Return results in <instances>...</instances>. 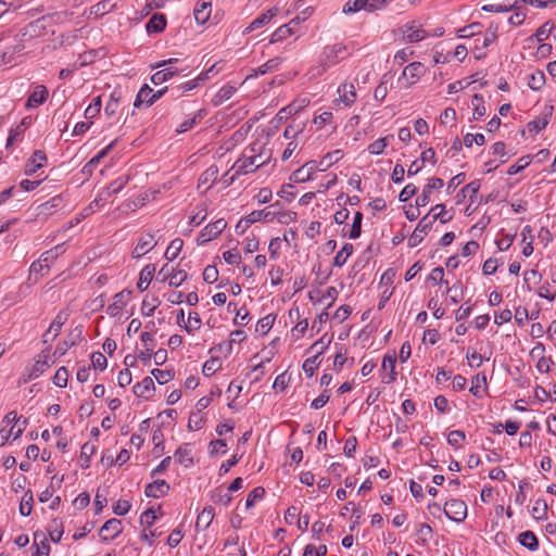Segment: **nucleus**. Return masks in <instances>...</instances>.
Segmentation results:
<instances>
[{
  "label": "nucleus",
  "instance_id": "f257e3e1",
  "mask_svg": "<svg viewBox=\"0 0 556 556\" xmlns=\"http://www.w3.org/2000/svg\"><path fill=\"white\" fill-rule=\"evenodd\" d=\"M271 159V150L256 140L245 148L242 156L236 162L237 174H249L266 165Z\"/></svg>",
  "mask_w": 556,
  "mask_h": 556
},
{
  "label": "nucleus",
  "instance_id": "f03ea898",
  "mask_svg": "<svg viewBox=\"0 0 556 556\" xmlns=\"http://www.w3.org/2000/svg\"><path fill=\"white\" fill-rule=\"evenodd\" d=\"M352 54V51L348 45L337 42L324 47L319 55V64L314 68V75H323L328 68L340 63Z\"/></svg>",
  "mask_w": 556,
  "mask_h": 556
},
{
  "label": "nucleus",
  "instance_id": "7ed1b4c3",
  "mask_svg": "<svg viewBox=\"0 0 556 556\" xmlns=\"http://www.w3.org/2000/svg\"><path fill=\"white\" fill-rule=\"evenodd\" d=\"M3 427L0 429V446H3L12 438L18 439L27 427V420L17 416L16 412L8 413L2 419Z\"/></svg>",
  "mask_w": 556,
  "mask_h": 556
},
{
  "label": "nucleus",
  "instance_id": "20e7f679",
  "mask_svg": "<svg viewBox=\"0 0 556 556\" xmlns=\"http://www.w3.org/2000/svg\"><path fill=\"white\" fill-rule=\"evenodd\" d=\"M52 362L50 361L49 351H41L34 359L31 364L25 367L20 382L27 383L28 381L35 380L39 378L43 372H46Z\"/></svg>",
  "mask_w": 556,
  "mask_h": 556
},
{
  "label": "nucleus",
  "instance_id": "39448f33",
  "mask_svg": "<svg viewBox=\"0 0 556 556\" xmlns=\"http://www.w3.org/2000/svg\"><path fill=\"white\" fill-rule=\"evenodd\" d=\"M227 227V222L224 218H219L213 223L206 225L197 237V244L204 245L207 242L217 238Z\"/></svg>",
  "mask_w": 556,
  "mask_h": 556
},
{
  "label": "nucleus",
  "instance_id": "423d86ee",
  "mask_svg": "<svg viewBox=\"0 0 556 556\" xmlns=\"http://www.w3.org/2000/svg\"><path fill=\"white\" fill-rule=\"evenodd\" d=\"M176 63H178V59H168L157 63L154 67L164 66V68L155 72L151 76V83L157 86L172 79L179 72L178 68L173 66Z\"/></svg>",
  "mask_w": 556,
  "mask_h": 556
},
{
  "label": "nucleus",
  "instance_id": "0eeeda50",
  "mask_svg": "<svg viewBox=\"0 0 556 556\" xmlns=\"http://www.w3.org/2000/svg\"><path fill=\"white\" fill-rule=\"evenodd\" d=\"M168 90L167 87H164L157 91H153L151 87L148 85H143L135 99L134 106L140 108L143 103L148 106L154 104L160 98L164 96V93Z\"/></svg>",
  "mask_w": 556,
  "mask_h": 556
},
{
  "label": "nucleus",
  "instance_id": "6e6552de",
  "mask_svg": "<svg viewBox=\"0 0 556 556\" xmlns=\"http://www.w3.org/2000/svg\"><path fill=\"white\" fill-rule=\"evenodd\" d=\"M426 73V67L420 62H413L404 67L399 81H404V87L408 88L415 85Z\"/></svg>",
  "mask_w": 556,
  "mask_h": 556
},
{
  "label": "nucleus",
  "instance_id": "1a4fd4ad",
  "mask_svg": "<svg viewBox=\"0 0 556 556\" xmlns=\"http://www.w3.org/2000/svg\"><path fill=\"white\" fill-rule=\"evenodd\" d=\"M396 354L389 352L384 354L381 364V381L386 384H391L396 380L397 371L395 369Z\"/></svg>",
  "mask_w": 556,
  "mask_h": 556
},
{
  "label": "nucleus",
  "instance_id": "9d476101",
  "mask_svg": "<svg viewBox=\"0 0 556 556\" xmlns=\"http://www.w3.org/2000/svg\"><path fill=\"white\" fill-rule=\"evenodd\" d=\"M444 514L448 519L455 522H462L467 517V505L462 500L453 498L445 503Z\"/></svg>",
  "mask_w": 556,
  "mask_h": 556
},
{
  "label": "nucleus",
  "instance_id": "9b49d317",
  "mask_svg": "<svg viewBox=\"0 0 556 556\" xmlns=\"http://www.w3.org/2000/svg\"><path fill=\"white\" fill-rule=\"evenodd\" d=\"M337 93L338 98L334 100L337 105L349 108L356 102L357 93L353 83L344 81L340 84Z\"/></svg>",
  "mask_w": 556,
  "mask_h": 556
},
{
  "label": "nucleus",
  "instance_id": "f8f14e48",
  "mask_svg": "<svg viewBox=\"0 0 556 556\" xmlns=\"http://www.w3.org/2000/svg\"><path fill=\"white\" fill-rule=\"evenodd\" d=\"M64 252V244H58L54 248L43 252L40 258L31 264L30 271H37V266H40V269H46V271H48L50 265Z\"/></svg>",
  "mask_w": 556,
  "mask_h": 556
},
{
  "label": "nucleus",
  "instance_id": "ddd939ff",
  "mask_svg": "<svg viewBox=\"0 0 556 556\" xmlns=\"http://www.w3.org/2000/svg\"><path fill=\"white\" fill-rule=\"evenodd\" d=\"M157 240L155 239L154 233L152 232H143L138 238V241L131 252L134 258H140L156 245Z\"/></svg>",
  "mask_w": 556,
  "mask_h": 556
},
{
  "label": "nucleus",
  "instance_id": "4468645a",
  "mask_svg": "<svg viewBox=\"0 0 556 556\" xmlns=\"http://www.w3.org/2000/svg\"><path fill=\"white\" fill-rule=\"evenodd\" d=\"M431 227H432V218H430V214H427L419 220L415 230L409 236V238L407 240L408 247L415 248V247L419 245L422 242L425 236L431 229Z\"/></svg>",
  "mask_w": 556,
  "mask_h": 556
},
{
  "label": "nucleus",
  "instance_id": "2eb2a0df",
  "mask_svg": "<svg viewBox=\"0 0 556 556\" xmlns=\"http://www.w3.org/2000/svg\"><path fill=\"white\" fill-rule=\"evenodd\" d=\"M497 33H498V26L491 24L486 28V30L483 35V38L482 39L477 38L475 40V42H476L475 53H476L477 59H481L482 56H484V53H482L481 50L486 49L489 46H491L492 43H494L496 41Z\"/></svg>",
  "mask_w": 556,
  "mask_h": 556
},
{
  "label": "nucleus",
  "instance_id": "dca6fc26",
  "mask_svg": "<svg viewBox=\"0 0 556 556\" xmlns=\"http://www.w3.org/2000/svg\"><path fill=\"white\" fill-rule=\"evenodd\" d=\"M317 170L318 165L316 161L306 162L303 166L291 174L290 180L295 184L306 182L313 178Z\"/></svg>",
  "mask_w": 556,
  "mask_h": 556
},
{
  "label": "nucleus",
  "instance_id": "f3484780",
  "mask_svg": "<svg viewBox=\"0 0 556 556\" xmlns=\"http://www.w3.org/2000/svg\"><path fill=\"white\" fill-rule=\"evenodd\" d=\"M402 33L404 39L409 42H419L429 36V34L420 25H417L415 21L405 24L402 27Z\"/></svg>",
  "mask_w": 556,
  "mask_h": 556
},
{
  "label": "nucleus",
  "instance_id": "a211bd4d",
  "mask_svg": "<svg viewBox=\"0 0 556 556\" xmlns=\"http://www.w3.org/2000/svg\"><path fill=\"white\" fill-rule=\"evenodd\" d=\"M444 186L441 178L432 177L428 179L422 192L416 198L417 206H426L430 202V194L433 190H439Z\"/></svg>",
  "mask_w": 556,
  "mask_h": 556
},
{
  "label": "nucleus",
  "instance_id": "6ab92c4d",
  "mask_svg": "<svg viewBox=\"0 0 556 556\" xmlns=\"http://www.w3.org/2000/svg\"><path fill=\"white\" fill-rule=\"evenodd\" d=\"M553 106H546L542 114L527 124V129L530 134L536 135L543 130L549 123Z\"/></svg>",
  "mask_w": 556,
  "mask_h": 556
},
{
  "label": "nucleus",
  "instance_id": "aec40b11",
  "mask_svg": "<svg viewBox=\"0 0 556 556\" xmlns=\"http://www.w3.org/2000/svg\"><path fill=\"white\" fill-rule=\"evenodd\" d=\"M132 391L137 397L150 400L155 391L153 379L151 377H144L140 382L134 386Z\"/></svg>",
  "mask_w": 556,
  "mask_h": 556
},
{
  "label": "nucleus",
  "instance_id": "412c9836",
  "mask_svg": "<svg viewBox=\"0 0 556 556\" xmlns=\"http://www.w3.org/2000/svg\"><path fill=\"white\" fill-rule=\"evenodd\" d=\"M130 292L121 291L113 296V302L108 306L106 313L111 317L119 316L126 307Z\"/></svg>",
  "mask_w": 556,
  "mask_h": 556
},
{
  "label": "nucleus",
  "instance_id": "4be33fe9",
  "mask_svg": "<svg viewBox=\"0 0 556 556\" xmlns=\"http://www.w3.org/2000/svg\"><path fill=\"white\" fill-rule=\"evenodd\" d=\"M123 527L122 521L112 518L108 520L100 529V534L103 540L105 541H112L114 540L119 533H122Z\"/></svg>",
  "mask_w": 556,
  "mask_h": 556
},
{
  "label": "nucleus",
  "instance_id": "5701e85b",
  "mask_svg": "<svg viewBox=\"0 0 556 556\" xmlns=\"http://www.w3.org/2000/svg\"><path fill=\"white\" fill-rule=\"evenodd\" d=\"M67 319L66 314L59 313L50 324L48 330L43 333V343L53 341L60 333L62 326Z\"/></svg>",
  "mask_w": 556,
  "mask_h": 556
},
{
  "label": "nucleus",
  "instance_id": "b1692460",
  "mask_svg": "<svg viewBox=\"0 0 556 556\" xmlns=\"http://www.w3.org/2000/svg\"><path fill=\"white\" fill-rule=\"evenodd\" d=\"M218 174L219 169L216 165L206 168L199 178L198 189L204 188V191L208 190L217 180Z\"/></svg>",
  "mask_w": 556,
  "mask_h": 556
},
{
  "label": "nucleus",
  "instance_id": "393cba45",
  "mask_svg": "<svg viewBox=\"0 0 556 556\" xmlns=\"http://www.w3.org/2000/svg\"><path fill=\"white\" fill-rule=\"evenodd\" d=\"M47 162V156H46V153L41 150H36L31 156L30 160L27 161L26 165H25V174L30 176V175H34L37 169L41 168L45 166Z\"/></svg>",
  "mask_w": 556,
  "mask_h": 556
},
{
  "label": "nucleus",
  "instance_id": "a878e982",
  "mask_svg": "<svg viewBox=\"0 0 556 556\" xmlns=\"http://www.w3.org/2000/svg\"><path fill=\"white\" fill-rule=\"evenodd\" d=\"M169 491V484L165 480H155L146 486L148 497L159 498L165 496Z\"/></svg>",
  "mask_w": 556,
  "mask_h": 556
},
{
  "label": "nucleus",
  "instance_id": "bb28decb",
  "mask_svg": "<svg viewBox=\"0 0 556 556\" xmlns=\"http://www.w3.org/2000/svg\"><path fill=\"white\" fill-rule=\"evenodd\" d=\"M528 87L533 91L541 90L545 85V74L541 70H533L525 76Z\"/></svg>",
  "mask_w": 556,
  "mask_h": 556
},
{
  "label": "nucleus",
  "instance_id": "cd10ccee",
  "mask_svg": "<svg viewBox=\"0 0 556 556\" xmlns=\"http://www.w3.org/2000/svg\"><path fill=\"white\" fill-rule=\"evenodd\" d=\"M215 517V509L213 506H205L198 515L195 521V528L201 531H205Z\"/></svg>",
  "mask_w": 556,
  "mask_h": 556
},
{
  "label": "nucleus",
  "instance_id": "c85d7f7f",
  "mask_svg": "<svg viewBox=\"0 0 556 556\" xmlns=\"http://www.w3.org/2000/svg\"><path fill=\"white\" fill-rule=\"evenodd\" d=\"M277 9H269L266 12L262 13L260 16L254 18L250 25L245 28L244 33L249 34L255 29H258L268 23L276 16Z\"/></svg>",
  "mask_w": 556,
  "mask_h": 556
},
{
  "label": "nucleus",
  "instance_id": "c756f323",
  "mask_svg": "<svg viewBox=\"0 0 556 556\" xmlns=\"http://www.w3.org/2000/svg\"><path fill=\"white\" fill-rule=\"evenodd\" d=\"M486 376L484 374H477L471 378L470 393L478 399L483 397L486 391Z\"/></svg>",
  "mask_w": 556,
  "mask_h": 556
},
{
  "label": "nucleus",
  "instance_id": "7c9ffc66",
  "mask_svg": "<svg viewBox=\"0 0 556 556\" xmlns=\"http://www.w3.org/2000/svg\"><path fill=\"white\" fill-rule=\"evenodd\" d=\"M298 24H299V18L296 17V18L290 21L288 24H285V25H281L280 27H278L271 34L270 42L271 43L278 42V41H281V40L290 37L294 33L293 26L298 25Z\"/></svg>",
  "mask_w": 556,
  "mask_h": 556
},
{
  "label": "nucleus",
  "instance_id": "2f4dec72",
  "mask_svg": "<svg viewBox=\"0 0 556 556\" xmlns=\"http://www.w3.org/2000/svg\"><path fill=\"white\" fill-rule=\"evenodd\" d=\"M211 0H199L194 8V18L199 24H204L211 15Z\"/></svg>",
  "mask_w": 556,
  "mask_h": 556
},
{
  "label": "nucleus",
  "instance_id": "473e14b6",
  "mask_svg": "<svg viewBox=\"0 0 556 556\" xmlns=\"http://www.w3.org/2000/svg\"><path fill=\"white\" fill-rule=\"evenodd\" d=\"M48 94V89L43 85L36 86L34 91L28 97L27 106L37 108L47 100Z\"/></svg>",
  "mask_w": 556,
  "mask_h": 556
},
{
  "label": "nucleus",
  "instance_id": "72a5a7b5",
  "mask_svg": "<svg viewBox=\"0 0 556 556\" xmlns=\"http://www.w3.org/2000/svg\"><path fill=\"white\" fill-rule=\"evenodd\" d=\"M166 27V17L162 13L153 14L148 23L146 24V29L149 34H157L162 33Z\"/></svg>",
  "mask_w": 556,
  "mask_h": 556
},
{
  "label": "nucleus",
  "instance_id": "f704fd0d",
  "mask_svg": "<svg viewBox=\"0 0 556 556\" xmlns=\"http://www.w3.org/2000/svg\"><path fill=\"white\" fill-rule=\"evenodd\" d=\"M128 179L125 177H119L113 180L105 189L100 191V199H105L106 201L114 194H117L127 184Z\"/></svg>",
  "mask_w": 556,
  "mask_h": 556
},
{
  "label": "nucleus",
  "instance_id": "c9c22d12",
  "mask_svg": "<svg viewBox=\"0 0 556 556\" xmlns=\"http://www.w3.org/2000/svg\"><path fill=\"white\" fill-rule=\"evenodd\" d=\"M237 91V88L231 85L227 84L223 86L214 96L212 102L215 106H218L223 104L225 101L229 100Z\"/></svg>",
  "mask_w": 556,
  "mask_h": 556
},
{
  "label": "nucleus",
  "instance_id": "e433bc0d",
  "mask_svg": "<svg viewBox=\"0 0 556 556\" xmlns=\"http://www.w3.org/2000/svg\"><path fill=\"white\" fill-rule=\"evenodd\" d=\"M115 7H116L115 0L100 1L90 8V15H94L96 17H101V16L110 13L112 10H114Z\"/></svg>",
  "mask_w": 556,
  "mask_h": 556
},
{
  "label": "nucleus",
  "instance_id": "4c0bfd02",
  "mask_svg": "<svg viewBox=\"0 0 556 556\" xmlns=\"http://www.w3.org/2000/svg\"><path fill=\"white\" fill-rule=\"evenodd\" d=\"M155 271L154 265H147L140 271L139 280L137 282V288L142 292L148 289L149 285L152 281L153 275Z\"/></svg>",
  "mask_w": 556,
  "mask_h": 556
},
{
  "label": "nucleus",
  "instance_id": "58836bf2",
  "mask_svg": "<svg viewBox=\"0 0 556 556\" xmlns=\"http://www.w3.org/2000/svg\"><path fill=\"white\" fill-rule=\"evenodd\" d=\"M518 542L530 551H536L539 548V540L534 532L527 530L518 535Z\"/></svg>",
  "mask_w": 556,
  "mask_h": 556
},
{
  "label": "nucleus",
  "instance_id": "ea45409f",
  "mask_svg": "<svg viewBox=\"0 0 556 556\" xmlns=\"http://www.w3.org/2000/svg\"><path fill=\"white\" fill-rule=\"evenodd\" d=\"M338 290L334 287H328L316 300L317 304H325V311H328L329 307L333 305L338 298Z\"/></svg>",
  "mask_w": 556,
  "mask_h": 556
},
{
  "label": "nucleus",
  "instance_id": "a19ab883",
  "mask_svg": "<svg viewBox=\"0 0 556 556\" xmlns=\"http://www.w3.org/2000/svg\"><path fill=\"white\" fill-rule=\"evenodd\" d=\"M313 124L317 127V129H321L325 126H331L332 129L337 128V125L333 121V114L330 111H324L316 115L313 118Z\"/></svg>",
  "mask_w": 556,
  "mask_h": 556
},
{
  "label": "nucleus",
  "instance_id": "79ce46f5",
  "mask_svg": "<svg viewBox=\"0 0 556 556\" xmlns=\"http://www.w3.org/2000/svg\"><path fill=\"white\" fill-rule=\"evenodd\" d=\"M369 0H349L342 8L344 14L356 13L361 10L369 12Z\"/></svg>",
  "mask_w": 556,
  "mask_h": 556
},
{
  "label": "nucleus",
  "instance_id": "37998d69",
  "mask_svg": "<svg viewBox=\"0 0 556 556\" xmlns=\"http://www.w3.org/2000/svg\"><path fill=\"white\" fill-rule=\"evenodd\" d=\"M393 138V135H388L386 137H381L376 141L371 142L367 147V151L372 155H380L384 152L386 148L390 143V139Z\"/></svg>",
  "mask_w": 556,
  "mask_h": 556
},
{
  "label": "nucleus",
  "instance_id": "c03bdc74",
  "mask_svg": "<svg viewBox=\"0 0 556 556\" xmlns=\"http://www.w3.org/2000/svg\"><path fill=\"white\" fill-rule=\"evenodd\" d=\"M270 217L271 213L266 208L253 211L244 217V227H249L250 225L262 220L267 222L270 219Z\"/></svg>",
  "mask_w": 556,
  "mask_h": 556
},
{
  "label": "nucleus",
  "instance_id": "a18cd8bd",
  "mask_svg": "<svg viewBox=\"0 0 556 556\" xmlns=\"http://www.w3.org/2000/svg\"><path fill=\"white\" fill-rule=\"evenodd\" d=\"M276 320V316L273 314H268L256 323L255 326V332L260 333L261 336H266L270 329L273 328Z\"/></svg>",
  "mask_w": 556,
  "mask_h": 556
},
{
  "label": "nucleus",
  "instance_id": "49530a36",
  "mask_svg": "<svg viewBox=\"0 0 556 556\" xmlns=\"http://www.w3.org/2000/svg\"><path fill=\"white\" fill-rule=\"evenodd\" d=\"M200 84H201V80L197 76L194 79L188 80L175 88H172L170 89L172 96H173V98L180 97V96L185 94L186 92L193 90Z\"/></svg>",
  "mask_w": 556,
  "mask_h": 556
},
{
  "label": "nucleus",
  "instance_id": "de8ad7c7",
  "mask_svg": "<svg viewBox=\"0 0 556 556\" xmlns=\"http://www.w3.org/2000/svg\"><path fill=\"white\" fill-rule=\"evenodd\" d=\"M353 250V244L344 243L341 250L337 252L333 258V265L337 267H342L352 255Z\"/></svg>",
  "mask_w": 556,
  "mask_h": 556
},
{
  "label": "nucleus",
  "instance_id": "09e8293b",
  "mask_svg": "<svg viewBox=\"0 0 556 556\" xmlns=\"http://www.w3.org/2000/svg\"><path fill=\"white\" fill-rule=\"evenodd\" d=\"M96 445L91 442H86L83 446H81V450H80V455H79V458H80V466L83 468H88L90 466V459L92 457V455L96 453Z\"/></svg>",
  "mask_w": 556,
  "mask_h": 556
},
{
  "label": "nucleus",
  "instance_id": "8fccbe9b",
  "mask_svg": "<svg viewBox=\"0 0 556 556\" xmlns=\"http://www.w3.org/2000/svg\"><path fill=\"white\" fill-rule=\"evenodd\" d=\"M362 222H363V213L357 211L353 216L352 225L348 230V236L350 239H357L362 233Z\"/></svg>",
  "mask_w": 556,
  "mask_h": 556
},
{
  "label": "nucleus",
  "instance_id": "3c124183",
  "mask_svg": "<svg viewBox=\"0 0 556 556\" xmlns=\"http://www.w3.org/2000/svg\"><path fill=\"white\" fill-rule=\"evenodd\" d=\"M472 106H473V112H472V117L473 119L476 121H479L481 119L485 113H486V110H485V106H484V101H483V97L479 93H476L473 97H472Z\"/></svg>",
  "mask_w": 556,
  "mask_h": 556
},
{
  "label": "nucleus",
  "instance_id": "603ef678",
  "mask_svg": "<svg viewBox=\"0 0 556 556\" xmlns=\"http://www.w3.org/2000/svg\"><path fill=\"white\" fill-rule=\"evenodd\" d=\"M184 247V241L182 239L180 238H175L174 240L170 241V243L168 244L166 251H165V257L169 261H173L175 260L176 257H178L181 249Z\"/></svg>",
  "mask_w": 556,
  "mask_h": 556
},
{
  "label": "nucleus",
  "instance_id": "864d4df0",
  "mask_svg": "<svg viewBox=\"0 0 556 556\" xmlns=\"http://www.w3.org/2000/svg\"><path fill=\"white\" fill-rule=\"evenodd\" d=\"M34 496L30 490L26 491L20 503V513L22 516H29L33 509Z\"/></svg>",
  "mask_w": 556,
  "mask_h": 556
},
{
  "label": "nucleus",
  "instance_id": "5fc2aeb1",
  "mask_svg": "<svg viewBox=\"0 0 556 556\" xmlns=\"http://www.w3.org/2000/svg\"><path fill=\"white\" fill-rule=\"evenodd\" d=\"M222 367V362L217 357H212L206 361L202 366V374L205 377L213 376L216 371H218Z\"/></svg>",
  "mask_w": 556,
  "mask_h": 556
},
{
  "label": "nucleus",
  "instance_id": "6e6d98bb",
  "mask_svg": "<svg viewBox=\"0 0 556 556\" xmlns=\"http://www.w3.org/2000/svg\"><path fill=\"white\" fill-rule=\"evenodd\" d=\"M430 218H432V224L440 219L441 223H447L451 219V216H447L445 212V206L443 204H437L430 210Z\"/></svg>",
  "mask_w": 556,
  "mask_h": 556
},
{
  "label": "nucleus",
  "instance_id": "4d7b16f0",
  "mask_svg": "<svg viewBox=\"0 0 556 556\" xmlns=\"http://www.w3.org/2000/svg\"><path fill=\"white\" fill-rule=\"evenodd\" d=\"M265 495V489L263 486L254 488L247 496L245 507L251 508L256 502L261 501Z\"/></svg>",
  "mask_w": 556,
  "mask_h": 556
},
{
  "label": "nucleus",
  "instance_id": "13d9d810",
  "mask_svg": "<svg viewBox=\"0 0 556 556\" xmlns=\"http://www.w3.org/2000/svg\"><path fill=\"white\" fill-rule=\"evenodd\" d=\"M465 440L466 434L462 430H453L447 434V443L455 448L460 447Z\"/></svg>",
  "mask_w": 556,
  "mask_h": 556
},
{
  "label": "nucleus",
  "instance_id": "bf43d9fd",
  "mask_svg": "<svg viewBox=\"0 0 556 556\" xmlns=\"http://www.w3.org/2000/svg\"><path fill=\"white\" fill-rule=\"evenodd\" d=\"M307 104H308V100L305 98L295 100L292 103H290L288 106L281 109L279 111V114L282 116V114L298 113L300 110L304 109Z\"/></svg>",
  "mask_w": 556,
  "mask_h": 556
},
{
  "label": "nucleus",
  "instance_id": "052dcab7",
  "mask_svg": "<svg viewBox=\"0 0 556 556\" xmlns=\"http://www.w3.org/2000/svg\"><path fill=\"white\" fill-rule=\"evenodd\" d=\"M166 277L168 279V283L170 287H179L186 281L188 274L184 269H178L176 271L170 273Z\"/></svg>",
  "mask_w": 556,
  "mask_h": 556
},
{
  "label": "nucleus",
  "instance_id": "680f3d73",
  "mask_svg": "<svg viewBox=\"0 0 556 556\" xmlns=\"http://www.w3.org/2000/svg\"><path fill=\"white\" fill-rule=\"evenodd\" d=\"M175 457L176 460L185 467H189L193 464V459L190 456V451L187 447H179L175 453Z\"/></svg>",
  "mask_w": 556,
  "mask_h": 556
},
{
  "label": "nucleus",
  "instance_id": "e2e57ef3",
  "mask_svg": "<svg viewBox=\"0 0 556 556\" xmlns=\"http://www.w3.org/2000/svg\"><path fill=\"white\" fill-rule=\"evenodd\" d=\"M481 24L480 23H472L470 25H467L458 30V37L459 38H469L472 36L478 35L481 31Z\"/></svg>",
  "mask_w": 556,
  "mask_h": 556
},
{
  "label": "nucleus",
  "instance_id": "0e129e2a",
  "mask_svg": "<svg viewBox=\"0 0 556 556\" xmlns=\"http://www.w3.org/2000/svg\"><path fill=\"white\" fill-rule=\"evenodd\" d=\"M68 370L65 367H60L53 376V383L59 388H65L68 381Z\"/></svg>",
  "mask_w": 556,
  "mask_h": 556
},
{
  "label": "nucleus",
  "instance_id": "69168bd1",
  "mask_svg": "<svg viewBox=\"0 0 556 556\" xmlns=\"http://www.w3.org/2000/svg\"><path fill=\"white\" fill-rule=\"evenodd\" d=\"M202 118L200 112L198 114H194L192 117L187 118L176 129L178 134L186 132L190 129H192L198 122Z\"/></svg>",
  "mask_w": 556,
  "mask_h": 556
},
{
  "label": "nucleus",
  "instance_id": "338daca9",
  "mask_svg": "<svg viewBox=\"0 0 556 556\" xmlns=\"http://www.w3.org/2000/svg\"><path fill=\"white\" fill-rule=\"evenodd\" d=\"M530 163H531V157L529 155L522 156L517 161V163L509 166V168L507 169V174L510 176L516 175L519 172H521L522 169H525L527 166H529Z\"/></svg>",
  "mask_w": 556,
  "mask_h": 556
},
{
  "label": "nucleus",
  "instance_id": "774afa93",
  "mask_svg": "<svg viewBox=\"0 0 556 556\" xmlns=\"http://www.w3.org/2000/svg\"><path fill=\"white\" fill-rule=\"evenodd\" d=\"M326 554H327L326 545H319L316 547L312 544H308L305 546L303 556H325Z\"/></svg>",
  "mask_w": 556,
  "mask_h": 556
}]
</instances>
